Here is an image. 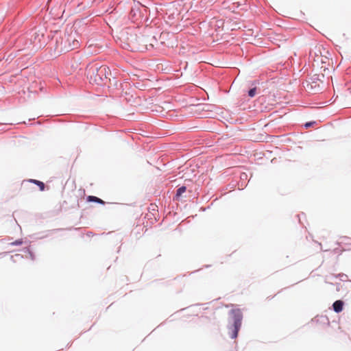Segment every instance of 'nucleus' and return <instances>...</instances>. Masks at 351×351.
<instances>
[{
    "instance_id": "f257e3e1",
    "label": "nucleus",
    "mask_w": 351,
    "mask_h": 351,
    "mask_svg": "<svg viewBox=\"0 0 351 351\" xmlns=\"http://www.w3.org/2000/svg\"><path fill=\"white\" fill-rule=\"evenodd\" d=\"M243 313L239 308L231 309L229 311L227 328L230 331L231 339H236L241 327Z\"/></svg>"
},
{
    "instance_id": "f03ea898",
    "label": "nucleus",
    "mask_w": 351,
    "mask_h": 351,
    "mask_svg": "<svg viewBox=\"0 0 351 351\" xmlns=\"http://www.w3.org/2000/svg\"><path fill=\"white\" fill-rule=\"evenodd\" d=\"M87 76L90 82L101 85L104 82L106 76L105 65L99 66L98 63L89 64L86 69Z\"/></svg>"
},
{
    "instance_id": "7ed1b4c3",
    "label": "nucleus",
    "mask_w": 351,
    "mask_h": 351,
    "mask_svg": "<svg viewBox=\"0 0 351 351\" xmlns=\"http://www.w3.org/2000/svg\"><path fill=\"white\" fill-rule=\"evenodd\" d=\"M146 11L147 8L141 4L135 5L130 10L129 18L134 23L141 22L144 18V12Z\"/></svg>"
},
{
    "instance_id": "20e7f679",
    "label": "nucleus",
    "mask_w": 351,
    "mask_h": 351,
    "mask_svg": "<svg viewBox=\"0 0 351 351\" xmlns=\"http://www.w3.org/2000/svg\"><path fill=\"white\" fill-rule=\"evenodd\" d=\"M344 302L342 300H336L332 304L333 311L335 313H340L343 311Z\"/></svg>"
},
{
    "instance_id": "39448f33",
    "label": "nucleus",
    "mask_w": 351,
    "mask_h": 351,
    "mask_svg": "<svg viewBox=\"0 0 351 351\" xmlns=\"http://www.w3.org/2000/svg\"><path fill=\"white\" fill-rule=\"evenodd\" d=\"M86 200L88 202H95L102 205L105 204V202L104 200L93 195H88L86 198Z\"/></svg>"
},
{
    "instance_id": "423d86ee",
    "label": "nucleus",
    "mask_w": 351,
    "mask_h": 351,
    "mask_svg": "<svg viewBox=\"0 0 351 351\" xmlns=\"http://www.w3.org/2000/svg\"><path fill=\"white\" fill-rule=\"evenodd\" d=\"M186 187L185 186H180L177 190L175 196L173 197V200H179L180 197L186 192Z\"/></svg>"
},
{
    "instance_id": "0eeeda50",
    "label": "nucleus",
    "mask_w": 351,
    "mask_h": 351,
    "mask_svg": "<svg viewBox=\"0 0 351 351\" xmlns=\"http://www.w3.org/2000/svg\"><path fill=\"white\" fill-rule=\"evenodd\" d=\"M66 41L69 43V46L67 49V51L77 49L80 46V43H79L78 40L75 38L73 39L72 44H70V38H68V40Z\"/></svg>"
},
{
    "instance_id": "6e6552de",
    "label": "nucleus",
    "mask_w": 351,
    "mask_h": 351,
    "mask_svg": "<svg viewBox=\"0 0 351 351\" xmlns=\"http://www.w3.org/2000/svg\"><path fill=\"white\" fill-rule=\"evenodd\" d=\"M30 182L36 184L41 191L45 190V184L44 182L37 180H30Z\"/></svg>"
},
{
    "instance_id": "1a4fd4ad",
    "label": "nucleus",
    "mask_w": 351,
    "mask_h": 351,
    "mask_svg": "<svg viewBox=\"0 0 351 351\" xmlns=\"http://www.w3.org/2000/svg\"><path fill=\"white\" fill-rule=\"evenodd\" d=\"M23 252H25V253H28V254L29 255V258L32 260V261H34L35 260V255L33 253V252L31 251L30 248L29 247H25L23 250Z\"/></svg>"
},
{
    "instance_id": "9d476101",
    "label": "nucleus",
    "mask_w": 351,
    "mask_h": 351,
    "mask_svg": "<svg viewBox=\"0 0 351 351\" xmlns=\"http://www.w3.org/2000/svg\"><path fill=\"white\" fill-rule=\"evenodd\" d=\"M256 90H257V88H256V86H254V87H253V88H251L247 91V95H248L250 97H251V98L254 97L256 95Z\"/></svg>"
},
{
    "instance_id": "9b49d317",
    "label": "nucleus",
    "mask_w": 351,
    "mask_h": 351,
    "mask_svg": "<svg viewBox=\"0 0 351 351\" xmlns=\"http://www.w3.org/2000/svg\"><path fill=\"white\" fill-rule=\"evenodd\" d=\"M23 258V256H21V254H14L13 256H11V258L12 259L13 261H18L19 259H21Z\"/></svg>"
},
{
    "instance_id": "f8f14e48",
    "label": "nucleus",
    "mask_w": 351,
    "mask_h": 351,
    "mask_svg": "<svg viewBox=\"0 0 351 351\" xmlns=\"http://www.w3.org/2000/svg\"><path fill=\"white\" fill-rule=\"evenodd\" d=\"M22 243H23L22 239H17V240L14 241V242H12L10 244L12 245H20Z\"/></svg>"
},
{
    "instance_id": "ddd939ff",
    "label": "nucleus",
    "mask_w": 351,
    "mask_h": 351,
    "mask_svg": "<svg viewBox=\"0 0 351 351\" xmlns=\"http://www.w3.org/2000/svg\"><path fill=\"white\" fill-rule=\"evenodd\" d=\"M316 123L315 121H308V122H306L304 123V127L306 128H308L311 126H313V125H315Z\"/></svg>"
},
{
    "instance_id": "4468645a",
    "label": "nucleus",
    "mask_w": 351,
    "mask_h": 351,
    "mask_svg": "<svg viewBox=\"0 0 351 351\" xmlns=\"http://www.w3.org/2000/svg\"><path fill=\"white\" fill-rule=\"evenodd\" d=\"M105 69H106L105 80H106L107 79H108V76L111 75V72H110L109 68L107 67L106 66H105Z\"/></svg>"
},
{
    "instance_id": "2eb2a0df",
    "label": "nucleus",
    "mask_w": 351,
    "mask_h": 351,
    "mask_svg": "<svg viewBox=\"0 0 351 351\" xmlns=\"http://www.w3.org/2000/svg\"><path fill=\"white\" fill-rule=\"evenodd\" d=\"M313 83H315L317 80H319V76L317 75H313V77L311 78Z\"/></svg>"
},
{
    "instance_id": "dca6fc26",
    "label": "nucleus",
    "mask_w": 351,
    "mask_h": 351,
    "mask_svg": "<svg viewBox=\"0 0 351 351\" xmlns=\"http://www.w3.org/2000/svg\"><path fill=\"white\" fill-rule=\"evenodd\" d=\"M338 276H339V277H341V280H344V279H343V278H347V276H346V274H339Z\"/></svg>"
},
{
    "instance_id": "f3484780",
    "label": "nucleus",
    "mask_w": 351,
    "mask_h": 351,
    "mask_svg": "<svg viewBox=\"0 0 351 351\" xmlns=\"http://www.w3.org/2000/svg\"><path fill=\"white\" fill-rule=\"evenodd\" d=\"M247 174H246V173H242V174L241 175V179H242V180L246 179V178H247Z\"/></svg>"
},
{
    "instance_id": "a211bd4d",
    "label": "nucleus",
    "mask_w": 351,
    "mask_h": 351,
    "mask_svg": "<svg viewBox=\"0 0 351 351\" xmlns=\"http://www.w3.org/2000/svg\"><path fill=\"white\" fill-rule=\"evenodd\" d=\"M256 81H253L252 82V85H256Z\"/></svg>"
}]
</instances>
